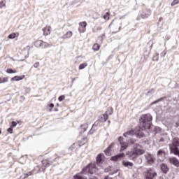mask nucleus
Listing matches in <instances>:
<instances>
[{"instance_id":"obj_1","label":"nucleus","mask_w":179,"mask_h":179,"mask_svg":"<svg viewBox=\"0 0 179 179\" xmlns=\"http://www.w3.org/2000/svg\"><path fill=\"white\" fill-rule=\"evenodd\" d=\"M152 120L150 114L143 115L140 119V128L141 129H150Z\"/></svg>"},{"instance_id":"obj_2","label":"nucleus","mask_w":179,"mask_h":179,"mask_svg":"<svg viewBox=\"0 0 179 179\" xmlns=\"http://www.w3.org/2000/svg\"><path fill=\"white\" fill-rule=\"evenodd\" d=\"M143 153H145V150L141 148L139 144H134L133 150L127 152L126 155L131 157V159H135V157H138V156H141Z\"/></svg>"},{"instance_id":"obj_3","label":"nucleus","mask_w":179,"mask_h":179,"mask_svg":"<svg viewBox=\"0 0 179 179\" xmlns=\"http://www.w3.org/2000/svg\"><path fill=\"white\" fill-rule=\"evenodd\" d=\"M112 33H118L121 30V21L118 20H113L108 26Z\"/></svg>"},{"instance_id":"obj_4","label":"nucleus","mask_w":179,"mask_h":179,"mask_svg":"<svg viewBox=\"0 0 179 179\" xmlns=\"http://www.w3.org/2000/svg\"><path fill=\"white\" fill-rule=\"evenodd\" d=\"M97 168L96 167V164H90L85 168H84L82 171V173L85 174L86 173H90V174H94V173H97Z\"/></svg>"},{"instance_id":"obj_5","label":"nucleus","mask_w":179,"mask_h":179,"mask_svg":"<svg viewBox=\"0 0 179 179\" xmlns=\"http://www.w3.org/2000/svg\"><path fill=\"white\" fill-rule=\"evenodd\" d=\"M145 162L149 166H152L156 162V157L152 154H147L145 155Z\"/></svg>"},{"instance_id":"obj_6","label":"nucleus","mask_w":179,"mask_h":179,"mask_svg":"<svg viewBox=\"0 0 179 179\" xmlns=\"http://www.w3.org/2000/svg\"><path fill=\"white\" fill-rule=\"evenodd\" d=\"M36 47H41V48H48L50 44L43 41H38L35 42Z\"/></svg>"},{"instance_id":"obj_7","label":"nucleus","mask_w":179,"mask_h":179,"mask_svg":"<svg viewBox=\"0 0 179 179\" xmlns=\"http://www.w3.org/2000/svg\"><path fill=\"white\" fill-rule=\"evenodd\" d=\"M118 141L121 145L120 152H124V150H125V149H127L128 148V143L122 142V137H121V136L119 137Z\"/></svg>"},{"instance_id":"obj_8","label":"nucleus","mask_w":179,"mask_h":179,"mask_svg":"<svg viewBox=\"0 0 179 179\" xmlns=\"http://www.w3.org/2000/svg\"><path fill=\"white\" fill-rule=\"evenodd\" d=\"M157 176V173L155 172H153V171L150 170L148 171L145 174V178L146 179H152L154 177H156Z\"/></svg>"},{"instance_id":"obj_9","label":"nucleus","mask_w":179,"mask_h":179,"mask_svg":"<svg viewBox=\"0 0 179 179\" xmlns=\"http://www.w3.org/2000/svg\"><path fill=\"white\" fill-rule=\"evenodd\" d=\"M169 163L173 164V166H175V167H179V160L174 157L169 158Z\"/></svg>"},{"instance_id":"obj_10","label":"nucleus","mask_w":179,"mask_h":179,"mask_svg":"<svg viewBox=\"0 0 179 179\" xmlns=\"http://www.w3.org/2000/svg\"><path fill=\"white\" fill-rule=\"evenodd\" d=\"M157 157L160 162H163V160H164V157H166V152L162 150H159L157 152Z\"/></svg>"},{"instance_id":"obj_11","label":"nucleus","mask_w":179,"mask_h":179,"mask_svg":"<svg viewBox=\"0 0 179 179\" xmlns=\"http://www.w3.org/2000/svg\"><path fill=\"white\" fill-rule=\"evenodd\" d=\"M79 26L80 33H85V31H86V26H87V23L86 22H80Z\"/></svg>"},{"instance_id":"obj_12","label":"nucleus","mask_w":179,"mask_h":179,"mask_svg":"<svg viewBox=\"0 0 179 179\" xmlns=\"http://www.w3.org/2000/svg\"><path fill=\"white\" fill-rule=\"evenodd\" d=\"M43 31L44 36H48L51 34V27L46 26L45 28L43 29Z\"/></svg>"},{"instance_id":"obj_13","label":"nucleus","mask_w":179,"mask_h":179,"mask_svg":"<svg viewBox=\"0 0 179 179\" xmlns=\"http://www.w3.org/2000/svg\"><path fill=\"white\" fill-rule=\"evenodd\" d=\"M107 120H108V115H107V114L101 115L99 117V120L100 121V122H106V121H107Z\"/></svg>"},{"instance_id":"obj_14","label":"nucleus","mask_w":179,"mask_h":179,"mask_svg":"<svg viewBox=\"0 0 179 179\" xmlns=\"http://www.w3.org/2000/svg\"><path fill=\"white\" fill-rule=\"evenodd\" d=\"M124 153L119 154L116 156L112 157L110 160H112L113 162H117V160H120V159H121V157H124Z\"/></svg>"},{"instance_id":"obj_15","label":"nucleus","mask_w":179,"mask_h":179,"mask_svg":"<svg viewBox=\"0 0 179 179\" xmlns=\"http://www.w3.org/2000/svg\"><path fill=\"white\" fill-rule=\"evenodd\" d=\"M135 131L134 130H129V131L124 133L123 134V136L125 137V138H129V136H132L134 135H135Z\"/></svg>"},{"instance_id":"obj_16","label":"nucleus","mask_w":179,"mask_h":179,"mask_svg":"<svg viewBox=\"0 0 179 179\" xmlns=\"http://www.w3.org/2000/svg\"><path fill=\"white\" fill-rule=\"evenodd\" d=\"M103 159H104V155L99 154L96 157V164H101L103 163Z\"/></svg>"},{"instance_id":"obj_17","label":"nucleus","mask_w":179,"mask_h":179,"mask_svg":"<svg viewBox=\"0 0 179 179\" xmlns=\"http://www.w3.org/2000/svg\"><path fill=\"white\" fill-rule=\"evenodd\" d=\"M161 170L162 171H163V173L166 174L169 171V166H167V165H166L165 164H162L161 165Z\"/></svg>"},{"instance_id":"obj_18","label":"nucleus","mask_w":179,"mask_h":179,"mask_svg":"<svg viewBox=\"0 0 179 179\" xmlns=\"http://www.w3.org/2000/svg\"><path fill=\"white\" fill-rule=\"evenodd\" d=\"M103 17L105 19V20H109L110 19V11L108 10H105Z\"/></svg>"},{"instance_id":"obj_19","label":"nucleus","mask_w":179,"mask_h":179,"mask_svg":"<svg viewBox=\"0 0 179 179\" xmlns=\"http://www.w3.org/2000/svg\"><path fill=\"white\" fill-rule=\"evenodd\" d=\"M47 167H50V164L48 163V161L43 160L42 161V169L43 170H45Z\"/></svg>"},{"instance_id":"obj_20","label":"nucleus","mask_w":179,"mask_h":179,"mask_svg":"<svg viewBox=\"0 0 179 179\" xmlns=\"http://www.w3.org/2000/svg\"><path fill=\"white\" fill-rule=\"evenodd\" d=\"M87 128H88L87 124H82L80 129L81 131L80 133L83 134V132H86V131L87 130Z\"/></svg>"},{"instance_id":"obj_21","label":"nucleus","mask_w":179,"mask_h":179,"mask_svg":"<svg viewBox=\"0 0 179 179\" xmlns=\"http://www.w3.org/2000/svg\"><path fill=\"white\" fill-rule=\"evenodd\" d=\"M23 78H24V76L22 77L20 76H15L11 78V82H19V80H22Z\"/></svg>"},{"instance_id":"obj_22","label":"nucleus","mask_w":179,"mask_h":179,"mask_svg":"<svg viewBox=\"0 0 179 179\" xmlns=\"http://www.w3.org/2000/svg\"><path fill=\"white\" fill-rule=\"evenodd\" d=\"M123 166L124 167H132L134 166V164L132 162H128V161H123L122 162Z\"/></svg>"},{"instance_id":"obj_23","label":"nucleus","mask_w":179,"mask_h":179,"mask_svg":"<svg viewBox=\"0 0 179 179\" xmlns=\"http://www.w3.org/2000/svg\"><path fill=\"white\" fill-rule=\"evenodd\" d=\"M86 142H87V139L86 138H83L81 141H78V145L79 146H83Z\"/></svg>"},{"instance_id":"obj_24","label":"nucleus","mask_w":179,"mask_h":179,"mask_svg":"<svg viewBox=\"0 0 179 179\" xmlns=\"http://www.w3.org/2000/svg\"><path fill=\"white\" fill-rule=\"evenodd\" d=\"M72 37V31H68L62 36V38H71Z\"/></svg>"},{"instance_id":"obj_25","label":"nucleus","mask_w":179,"mask_h":179,"mask_svg":"<svg viewBox=\"0 0 179 179\" xmlns=\"http://www.w3.org/2000/svg\"><path fill=\"white\" fill-rule=\"evenodd\" d=\"M92 50L93 51H99V50H100V45L98 43L94 44L92 46Z\"/></svg>"},{"instance_id":"obj_26","label":"nucleus","mask_w":179,"mask_h":179,"mask_svg":"<svg viewBox=\"0 0 179 179\" xmlns=\"http://www.w3.org/2000/svg\"><path fill=\"white\" fill-rule=\"evenodd\" d=\"M31 176V172H28L27 173H24L22 176H21V178L22 177L23 179L27 178V177H30Z\"/></svg>"},{"instance_id":"obj_27","label":"nucleus","mask_w":179,"mask_h":179,"mask_svg":"<svg viewBox=\"0 0 179 179\" xmlns=\"http://www.w3.org/2000/svg\"><path fill=\"white\" fill-rule=\"evenodd\" d=\"M74 179H87V178L85 176H82L80 175H76L74 176Z\"/></svg>"},{"instance_id":"obj_28","label":"nucleus","mask_w":179,"mask_h":179,"mask_svg":"<svg viewBox=\"0 0 179 179\" xmlns=\"http://www.w3.org/2000/svg\"><path fill=\"white\" fill-rule=\"evenodd\" d=\"M87 66V63H83L79 66V69L82 70V69H85V68Z\"/></svg>"},{"instance_id":"obj_29","label":"nucleus","mask_w":179,"mask_h":179,"mask_svg":"<svg viewBox=\"0 0 179 179\" xmlns=\"http://www.w3.org/2000/svg\"><path fill=\"white\" fill-rule=\"evenodd\" d=\"M8 38H10V40H13V38H16V34L13 33L10 35H8Z\"/></svg>"},{"instance_id":"obj_30","label":"nucleus","mask_w":179,"mask_h":179,"mask_svg":"<svg viewBox=\"0 0 179 179\" xmlns=\"http://www.w3.org/2000/svg\"><path fill=\"white\" fill-rule=\"evenodd\" d=\"M7 73H16V70H13L12 69H7Z\"/></svg>"},{"instance_id":"obj_31","label":"nucleus","mask_w":179,"mask_h":179,"mask_svg":"<svg viewBox=\"0 0 179 179\" xmlns=\"http://www.w3.org/2000/svg\"><path fill=\"white\" fill-rule=\"evenodd\" d=\"M8 82V78H0V84L1 83H6Z\"/></svg>"},{"instance_id":"obj_32","label":"nucleus","mask_w":179,"mask_h":179,"mask_svg":"<svg viewBox=\"0 0 179 179\" xmlns=\"http://www.w3.org/2000/svg\"><path fill=\"white\" fill-rule=\"evenodd\" d=\"M99 124H100V120H96V121L94 123V124L92 125V129L94 128L95 127H98Z\"/></svg>"},{"instance_id":"obj_33","label":"nucleus","mask_w":179,"mask_h":179,"mask_svg":"<svg viewBox=\"0 0 179 179\" xmlns=\"http://www.w3.org/2000/svg\"><path fill=\"white\" fill-rule=\"evenodd\" d=\"M179 3V0H173V1L171 3V6H174L175 5H177V3Z\"/></svg>"},{"instance_id":"obj_34","label":"nucleus","mask_w":179,"mask_h":179,"mask_svg":"<svg viewBox=\"0 0 179 179\" xmlns=\"http://www.w3.org/2000/svg\"><path fill=\"white\" fill-rule=\"evenodd\" d=\"M16 125H17V123L16 122L13 121V122H11L10 127L11 128H15V127H16Z\"/></svg>"},{"instance_id":"obj_35","label":"nucleus","mask_w":179,"mask_h":179,"mask_svg":"<svg viewBox=\"0 0 179 179\" xmlns=\"http://www.w3.org/2000/svg\"><path fill=\"white\" fill-rule=\"evenodd\" d=\"M65 99V96L62 95L59 97L58 100L59 101H63Z\"/></svg>"},{"instance_id":"obj_36","label":"nucleus","mask_w":179,"mask_h":179,"mask_svg":"<svg viewBox=\"0 0 179 179\" xmlns=\"http://www.w3.org/2000/svg\"><path fill=\"white\" fill-rule=\"evenodd\" d=\"M8 132L12 134L13 132V127H10V128L8 129Z\"/></svg>"},{"instance_id":"obj_37","label":"nucleus","mask_w":179,"mask_h":179,"mask_svg":"<svg viewBox=\"0 0 179 179\" xmlns=\"http://www.w3.org/2000/svg\"><path fill=\"white\" fill-rule=\"evenodd\" d=\"M162 99H158L157 101H153L152 103H151V106H153V104H157V103H159V101H161Z\"/></svg>"},{"instance_id":"obj_38","label":"nucleus","mask_w":179,"mask_h":179,"mask_svg":"<svg viewBox=\"0 0 179 179\" xmlns=\"http://www.w3.org/2000/svg\"><path fill=\"white\" fill-rule=\"evenodd\" d=\"M38 66H40V63L39 62H36L34 64V68H38Z\"/></svg>"},{"instance_id":"obj_39","label":"nucleus","mask_w":179,"mask_h":179,"mask_svg":"<svg viewBox=\"0 0 179 179\" xmlns=\"http://www.w3.org/2000/svg\"><path fill=\"white\" fill-rule=\"evenodd\" d=\"M105 153H106V155H110V147L108 148V149L106 150H105Z\"/></svg>"},{"instance_id":"obj_40","label":"nucleus","mask_w":179,"mask_h":179,"mask_svg":"<svg viewBox=\"0 0 179 179\" xmlns=\"http://www.w3.org/2000/svg\"><path fill=\"white\" fill-rule=\"evenodd\" d=\"M130 142H131V145H134V143H135V142H136V141H135L134 139H131Z\"/></svg>"},{"instance_id":"obj_41","label":"nucleus","mask_w":179,"mask_h":179,"mask_svg":"<svg viewBox=\"0 0 179 179\" xmlns=\"http://www.w3.org/2000/svg\"><path fill=\"white\" fill-rule=\"evenodd\" d=\"M143 134H137V138H142V137H143Z\"/></svg>"},{"instance_id":"obj_42","label":"nucleus","mask_w":179,"mask_h":179,"mask_svg":"<svg viewBox=\"0 0 179 179\" xmlns=\"http://www.w3.org/2000/svg\"><path fill=\"white\" fill-rule=\"evenodd\" d=\"M0 5L1 6H5V3H3V1H1Z\"/></svg>"},{"instance_id":"obj_43","label":"nucleus","mask_w":179,"mask_h":179,"mask_svg":"<svg viewBox=\"0 0 179 179\" xmlns=\"http://www.w3.org/2000/svg\"><path fill=\"white\" fill-rule=\"evenodd\" d=\"M49 107H50V108H54V104L53 103H50L49 105Z\"/></svg>"},{"instance_id":"obj_44","label":"nucleus","mask_w":179,"mask_h":179,"mask_svg":"<svg viewBox=\"0 0 179 179\" xmlns=\"http://www.w3.org/2000/svg\"><path fill=\"white\" fill-rule=\"evenodd\" d=\"M89 134H90V135H92V134H93V131H92V129H91L90 131H89Z\"/></svg>"},{"instance_id":"obj_45","label":"nucleus","mask_w":179,"mask_h":179,"mask_svg":"<svg viewBox=\"0 0 179 179\" xmlns=\"http://www.w3.org/2000/svg\"><path fill=\"white\" fill-rule=\"evenodd\" d=\"M104 179H108V176H106Z\"/></svg>"},{"instance_id":"obj_46","label":"nucleus","mask_w":179,"mask_h":179,"mask_svg":"<svg viewBox=\"0 0 179 179\" xmlns=\"http://www.w3.org/2000/svg\"><path fill=\"white\" fill-rule=\"evenodd\" d=\"M76 78H73V80H76Z\"/></svg>"},{"instance_id":"obj_47","label":"nucleus","mask_w":179,"mask_h":179,"mask_svg":"<svg viewBox=\"0 0 179 179\" xmlns=\"http://www.w3.org/2000/svg\"><path fill=\"white\" fill-rule=\"evenodd\" d=\"M105 171H108V170L106 169Z\"/></svg>"},{"instance_id":"obj_48","label":"nucleus","mask_w":179,"mask_h":179,"mask_svg":"<svg viewBox=\"0 0 179 179\" xmlns=\"http://www.w3.org/2000/svg\"><path fill=\"white\" fill-rule=\"evenodd\" d=\"M50 111H51V109H50Z\"/></svg>"},{"instance_id":"obj_49","label":"nucleus","mask_w":179,"mask_h":179,"mask_svg":"<svg viewBox=\"0 0 179 179\" xmlns=\"http://www.w3.org/2000/svg\"><path fill=\"white\" fill-rule=\"evenodd\" d=\"M0 135H1V131H0Z\"/></svg>"}]
</instances>
